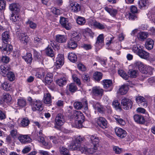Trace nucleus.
Instances as JSON below:
<instances>
[{"label":"nucleus","instance_id":"1","mask_svg":"<svg viewBox=\"0 0 155 155\" xmlns=\"http://www.w3.org/2000/svg\"><path fill=\"white\" fill-rule=\"evenodd\" d=\"M84 138L81 136H77L74 137L72 141L71 147L73 150H79L81 152L86 151L87 149L85 147L81 146V144L84 141Z\"/></svg>","mask_w":155,"mask_h":155},{"label":"nucleus","instance_id":"2","mask_svg":"<svg viewBox=\"0 0 155 155\" xmlns=\"http://www.w3.org/2000/svg\"><path fill=\"white\" fill-rule=\"evenodd\" d=\"M65 122V117L61 113L57 114L55 120L54 128L59 129Z\"/></svg>","mask_w":155,"mask_h":155},{"label":"nucleus","instance_id":"3","mask_svg":"<svg viewBox=\"0 0 155 155\" xmlns=\"http://www.w3.org/2000/svg\"><path fill=\"white\" fill-rule=\"evenodd\" d=\"M74 115L75 116L74 118L76 126L79 127H81L85 119L83 114L80 112H78L75 114Z\"/></svg>","mask_w":155,"mask_h":155},{"label":"nucleus","instance_id":"4","mask_svg":"<svg viewBox=\"0 0 155 155\" xmlns=\"http://www.w3.org/2000/svg\"><path fill=\"white\" fill-rule=\"evenodd\" d=\"M121 103L123 108L125 110H129L132 107V102L131 100L129 99L126 98L123 99Z\"/></svg>","mask_w":155,"mask_h":155},{"label":"nucleus","instance_id":"5","mask_svg":"<svg viewBox=\"0 0 155 155\" xmlns=\"http://www.w3.org/2000/svg\"><path fill=\"white\" fill-rule=\"evenodd\" d=\"M64 58L63 55L58 54L56 58L55 65L57 68H60L64 64Z\"/></svg>","mask_w":155,"mask_h":155},{"label":"nucleus","instance_id":"6","mask_svg":"<svg viewBox=\"0 0 155 155\" xmlns=\"http://www.w3.org/2000/svg\"><path fill=\"white\" fill-rule=\"evenodd\" d=\"M86 140H88L92 145L97 146L99 142V138L94 135H87L86 136Z\"/></svg>","mask_w":155,"mask_h":155},{"label":"nucleus","instance_id":"7","mask_svg":"<svg viewBox=\"0 0 155 155\" xmlns=\"http://www.w3.org/2000/svg\"><path fill=\"white\" fill-rule=\"evenodd\" d=\"M32 110L33 111H41L43 109L42 103L40 101H36L32 104Z\"/></svg>","mask_w":155,"mask_h":155},{"label":"nucleus","instance_id":"8","mask_svg":"<svg viewBox=\"0 0 155 155\" xmlns=\"http://www.w3.org/2000/svg\"><path fill=\"white\" fill-rule=\"evenodd\" d=\"M104 35L101 34L97 37L95 46L98 49H101L104 45Z\"/></svg>","mask_w":155,"mask_h":155},{"label":"nucleus","instance_id":"9","mask_svg":"<svg viewBox=\"0 0 155 155\" xmlns=\"http://www.w3.org/2000/svg\"><path fill=\"white\" fill-rule=\"evenodd\" d=\"M136 101L137 103L140 106H142L144 108L147 107V101L143 97L140 96H136Z\"/></svg>","mask_w":155,"mask_h":155},{"label":"nucleus","instance_id":"10","mask_svg":"<svg viewBox=\"0 0 155 155\" xmlns=\"http://www.w3.org/2000/svg\"><path fill=\"white\" fill-rule=\"evenodd\" d=\"M33 74L35 75L36 77L40 78L43 77L45 74V71L42 68H38L35 69L32 71Z\"/></svg>","mask_w":155,"mask_h":155},{"label":"nucleus","instance_id":"11","mask_svg":"<svg viewBox=\"0 0 155 155\" xmlns=\"http://www.w3.org/2000/svg\"><path fill=\"white\" fill-rule=\"evenodd\" d=\"M92 92L95 96L101 97L103 95L104 90L99 87H94L92 89Z\"/></svg>","mask_w":155,"mask_h":155},{"label":"nucleus","instance_id":"12","mask_svg":"<svg viewBox=\"0 0 155 155\" xmlns=\"http://www.w3.org/2000/svg\"><path fill=\"white\" fill-rule=\"evenodd\" d=\"M115 132L116 135L121 138L125 137L127 135L126 131L120 128H116L115 129Z\"/></svg>","mask_w":155,"mask_h":155},{"label":"nucleus","instance_id":"13","mask_svg":"<svg viewBox=\"0 0 155 155\" xmlns=\"http://www.w3.org/2000/svg\"><path fill=\"white\" fill-rule=\"evenodd\" d=\"M18 139L22 144L28 143L31 141V139L27 135H21L18 137Z\"/></svg>","mask_w":155,"mask_h":155},{"label":"nucleus","instance_id":"14","mask_svg":"<svg viewBox=\"0 0 155 155\" xmlns=\"http://www.w3.org/2000/svg\"><path fill=\"white\" fill-rule=\"evenodd\" d=\"M98 125L101 127L105 129L107 127V122L104 117H100L98 118L97 121Z\"/></svg>","mask_w":155,"mask_h":155},{"label":"nucleus","instance_id":"15","mask_svg":"<svg viewBox=\"0 0 155 155\" xmlns=\"http://www.w3.org/2000/svg\"><path fill=\"white\" fill-rule=\"evenodd\" d=\"M85 107V109L87 110V103L86 100H84L82 103L79 102H75L74 104V107L76 109H80L83 106Z\"/></svg>","mask_w":155,"mask_h":155},{"label":"nucleus","instance_id":"16","mask_svg":"<svg viewBox=\"0 0 155 155\" xmlns=\"http://www.w3.org/2000/svg\"><path fill=\"white\" fill-rule=\"evenodd\" d=\"M60 22L64 28L67 30H69L71 28V26L68 23V19L63 17H61L60 18Z\"/></svg>","mask_w":155,"mask_h":155},{"label":"nucleus","instance_id":"17","mask_svg":"<svg viewBox=\"0 0 155 155\" xmlns=\"http://www.w3.org/2000/svg\"><path fill=\"white\" fill-rule=\"evenodd\" d=\"M70 4L72 7V10L73 12H77L81 10V6L80 5L76 2H73L71 0L69 1Z\"/></svg>","mask_w":155,"mask_h":155},{"label":"nucleus","instance_id":"18","mask_svg":"<svg viewBox=\"0 0 155 155\" xmlns=\"http://www.w3.org/2000/svg\"><path fill=\"white\" fill-rule=\"evenodd\" d=\"M1 74L4 77H5L10 71L9 67L6 64L2 65L0 66Z\"/></svg>","mask_w":155,"mask_h":155},{"label":"nucleus","instance_id":"19","mask_svg":"<svg viewBox=\"0 0 155 155\" xmlns=\"http://www.w3.org/2000/svg\"><path fill=\"white\" fill-rule=\"evenodd\" d=\"M94 108L101 113H103L105 110V108L98 103H95L93 104Z\"/></svg>","mask_w":155,"mask_h":155},{"label":"nucleus","instance_id":"20","mask_svg":"<svg viewBox=\"0 0 155 155\" xmlns=\"http://www.w3.org/2000/svg\"><path fill=\"white\" fill-rule=\"evenodd\" d=\"M103 85L105 88H109V91L111 90L113 88L112 81L110 80H104L103 81Z\"/></svg>","mask_w":155,"mask_h":155},{"label":"nucleus","instance_id":"21","mask_svg":"<svg viewBox=\"0 0 155 155\" xmlns=\"http://www.w3.org/2000/svg\"><path fill=\"white\" fill-rule=\"evenodd\" d=\"M134 119L135 122L138 124H142L145 122V120L143 117L141 115H135L134 116Z\"/></svg>","mask_w":155,"mask_h":155},{"label":"nucleus","instance_id":"22","mask_svg":"<svg viewBox=\"0 0 155 155\" xmlns=\"http://www.w3.org/2000/svg\"><path fill=\"white\" fill-rule=\"evenodd\" d=\"M12 100L11 95L8 94L4 93L3 96L1 100V102L2 103L10 102Z\"/></svg>","mask_w":155,"mask_h":155},{"label":"nucleus","instance_id":"23","mask_svg":"<svg viewBox=\"0 0 155 155\" xmlns=\"http://www.w3.org/2000/svg\"><path fill=\"white\" fill-rule=\"evenodd\" d=\"M43 101L45 104H50L51 102V96L48 92H46L44 94Z\"/></svg>","mask_w":155,"mask_h":155},{"label":"nucleus","instance_id":"24","mask_svg":"<svg viewBox=\"0 0 155 155\" xmlns=\"http://www.w3.org/2000/svg\"><path fill=\"white\" fill-rule=\"evenodd\" d=\"M81 38V34L77 32L73 31L71 33V39L77 42L79 41Z\"/></svg>","mask_w":155,"mask_h":155},{"label":"nucleus","instance_id":"25","mask_svg":"<svg viewBox=\"0 0 155 155\" xmlns=\"http://www.w3.org/2000/svg\"><path fill=\"white\" fill-rule=\"evenodd\" d=\"M134 66L136 68L138 69L139 71L142 73L143 70L145 69V66L143 63L139 61L135 62L134 64Z\"/></svg>","mask_w":155,"mask_h":155},{"label":"nucleus","instance_id":"26","mask_svg":"<svg viewBox=\"0 0 155 155\" xmlns=\"http://www.w3.org/2000/svg\"><path fill=\"white\" fill-rule=\"evenodd\" d=\"M140 57L142 58L147 59L149 58V54L148 53L143 50L142 48L137 54Z\"/></svg>","mask_w":155,"mask_h":155},{"label":"nucleus","instance_id":"27","mask_svg":"<svg viewBox=\"0 0 155 155\" xmlns=\"http://www.w3.org/2000/svg\"><path fill=\"white\" fill-rule=\"evenodd\" d=\"M20 8V5L18 4L13 3L10 5L9 6L10 9L16 13H18L19 11Z\"/></svg>","mask_w":155,"mask_h":155},{"label":"nucleus","instance_id":"28","mask_svg":"<svg viewBox=\"0 0 155 155\" xmlns=\"http://www.w3.org/2000/svg\"><path fill=\"white\" fill-rule=\"evenodd\" d=\"M154 43V41L153 40L148 38L145 43V46L146 48L149 50L152 49L153 48Z\"/></svg>","mask_w":155,"mask_h":155},{"label":"nucleus","instance_id":"29","mask_svg":"<svg viewBox=\"0 0 155 155\" xmlns=\"http://www.w3.org/2000/svg\"><path fill=\"white\" fill-rule=\"evenodd\" d=\"M97 146L91 145V147H90L89 146L87 147H86L87 150L86 151H84V153H90L93 154L97 150Z\"/></svg>","mask_w":155,"mask_h":155},{"label":"nucleus","instance_id":"30","mask_svg":"<svg viewBox=\"0 0 155 155\" xmlns=\"http://www.w3.org/2000/svg\"><path fill=\"white\" fill-rule=\"evenodd\" d=\"M92 22V24L94 27L100 29H103L105 28L106 26L104 24H102L100 22H97L96 21H93L92 20H91V21Z\"/></svg>","mask_w":155,"mask_h":155},{"label":"nucleus","instance_id":"31","mask_svg":"<svg viewBox=\"0 0 155 155\" xmlns=\"http://www.w3.org/2000/svg\"><path fill=\"white\" fill-rule=\"evenodd\" d=\"M77 41L70 38L68 42V47L70 48L74 49L77 47Z\"/></svg>","mask_w":155,"mask_h":155},{"label":"nucleus","instance_id":"32","mask_svg":"<svg viewBox=\"0 0 155 155\" xmlns=\"http://www.w3.org/2000/svg\"><path fill=\"white\" fill-rule=\"evenodd\" d=\"M5 47H3L2 51L5 54H9L12 50V46L6 43H5Z\"/></svg>","mask_w":155,"mask_h":155},{"label":"nucleus","instance_id":"33","mask_svg":"<svg viewBox=\"0 0 155 155\" xmlns=\"http://www.w3.org/2000/svg\"><path fill=\"white\" fill-rule=\"evenodd\" d=\"M128 86L126 85H122L119 88V92L121 95H124L126 94L128 90Z\"/></svg>","mask_w":155,"mask_h":155},{"label":"nucleus","instance_id":"34","mask_svg":"<svg viewBox=\"0 0 155 155\" xmlns=\"http://www.w3.org/2000/svg\"><path fill=\"white\" fill-rule=\"evenodd\" d=\"M17 104L19 107H23L26 106L27 103L25 99L21 98L18 99Z\"/></svg>","mask_w":155,"mask_h":155},{"label":"nucleus","instance_id":"35","mask_svg":"<svg viewBox=\"0 0 155 155\" xmlns=\"http://www.w3.org/2000/svg\"><path fill=\"white\" fill-rule=\"evenodd\" d=\"M23 58L28 63H31L32 61V54L30 53H26V55L22 56Z\"/></svg>","mask_w":155,"mask_h":155},{"label":"nucleus","instance_id":"36","mask_svg":"<svg viewBox=\"0 0 155 155\" xmlns=\"http://www.w3.org/2000/svg\"><path fill=\"white\" fill-rule=\"evenodd\" d=\"M153 69L150 66H148L147 67H145V69L143 70L142 73L146 74L148 75H151L152 74V72Z\"/></svg>","mask_w":155,"mask_h":155},{"label":"nucleus","instance_id":"37","mask_svg":"<svg viewBox=\"0 0 155 155\" xmlns=\"http://www.w3.org/2000/svg\"><path fill=\"white\" fill-rule=\"evenodd\" d=\"M68 58L70 61L73 62H75L77 60L76 55L73 52L68 54Z\"/></svg>","mask_w":155,"mask_h":155},{"label":"nucleus","instance_id":"38","mask_svg":"<svg viewBox=\"0 0 155 155\" xmlns=\"http://www.w3.org/2000/svg\"><path fill=\"white\" fill-rule=\"evenodd\" d=\"M114 118L116 120V121L120 125H124L125 124V121L121 118L120 116L114 115Z\"/></svg>","mask_w":155,"mask_h":155},{"label":"nucleus","instance_id":"39","mask_svg":"<svg viewBox=\"0 0 155 155\" xmlns=\"http://www.w3.org/2000/svg\"><path fill=\"white\" fill-rule=\"evenodd\" d=\"M9 35L8 31H5L2 34V40L4 43H7L9 39Z\"/></svg>","mask_w":155,"mask_h":155},{"label":"nucleus","instance_id":"40","mask_svg":"<svg viewBox=\"0 0 155 155\" xmlns=\"http://www.w3.org/2000/svg\"><path fill=\"white\" fill-rule=\"evenodd\" d=\"M53 77V75L52 73H48L46 75L45 78V83L49 84L52 81V78Z\"/></svg>","mask_w":155,"mask_h":155},{"label":"nucleus","instance_id":"41","mask_svg":"<svg viewBox=\"0 0 155 155\" xmlns=\"http://www.w3.org/2000/svg\"><path fill=\"white\" fill-rule=\"evenodd\" d=\"M56 40L58 42L63 43L65 42L66 38L64 35H58L56 36Z\"/></svg>","mask_w":155,"mask_h":155},{"label":"nucleus","instance_id":"42","mask_svg":"<svg viewBox=\"0 0 155 155\" xmlns=\"http://www.w3.org/2000/svg\"><path fill=\"white\" fill-rule=\"evenodd\" d=\"M45 51L46 54L48 56L51 58H54V53L51 48L47 47L45 50Z\"/></svg>","mask_w":155,"mask_h":155},{"label":"nucleus","instance_id":"43","mask_svg":"<svg viewBox=\"0 0 155 155\" xmlns=\"http://www.w3.org/2000/svg\"><path fill=\"white\" fill-rule=\"evenodd\" d=\"M56 83L60 86H62L66 84V79L64 77L58 79L56 80Z\"/></svg>","mask_w":155,"mask_h":155},{"label":"nucleus","instance_id":"44","mask_svg":"<svg viewBox=\"0 0 155 155\" xmlns=\"http://www.w3.org/2000/svg\"><path fill=\"white\" fill-rule=\"evenodd\" d=\"M102 75L101 73L97 71L94 73L93 77L95 80L99 81L102 79Z\"/></svg>","mask_w":155,"mask_h":155},{"label":"nucleus","instance_id":"45","mask_svg":"<svg viewBox=\"0 0 155 155\" xmlns=\"http://www.w3.org/2000/svg\"><path fill=\"white\" fill-rule=\"evenodd\" d=\"M77 23L81 25H84L86 22L85 18L81 16H78L76 19Z\"/></svg>","mask_w":155,"mask_h":155},{"label":"nucleus","instance_id":"46","mask_svg":"<svg viewBox=\"0 0 155 155\" xmlns=\"http://www.w3.org/2000/svg\"><path fill=\"white\" fill-rule=\"evenodd\" d=\"M113 107L117 110L121 111V107L120 103L118 100H116L113 101L112 104Z\"/></svg>","mask_w":155,"mask_h":155},{"label":"nucleus","instance_id":"47","mask_svg":"<svg viewBox=\"0 0 155 155\" xmlns=\"http://www.w3.org/2000/svg\"><path fill=\"white\" fill-rule=\"evenodd\" d=\"M104 9L111 15L113 16L115 15L117 13V11L116 9H111L107 7H105Z\"/></svg>","mask_w":155,"mask_h":155},{"label":"nucleus","instance_id":"48","mask_svg":"<svg viewBox=\"0 0 155 155\" xmlns=\"http://www.w3.org/2000/svg\"><path fill=\"white\" fill-rule=\"evenodd\" d=\"M59 151L61 155H70L68 150L63 146L60 147Z\"/></svg>","mask_w":155,"mask_h":155},{"label":"nucleus","instance_id":"49","mask_svg":"<svg viewBox=\"0 0 155 155\" xmlns=\"http://www.w3.org/2000/svg\"><path fill=\"white\" fill-rule=\"evenodd\" d=\"M149 1L146 0H139L138 2L139 7L141 8L143 7L146 6L148 3Z\"/></svg>","mask_w":155,"mask_h":155},{"label":"nucleus","instance_id":"50","mask_svg":"<svg viewBox=\"0 0 155 155\" xmlns=\"http://www.w3.org/2000/svg\"><path fill=\"white\" fill-rule=\"evenodd\" d=\"M148 35V33L147 32H142L139 34L138 37L141 40H144L147 37Z\"/></svg>","mask_w":155,"mask_h":155},{"label":"nucleus","instance_id":"51","mask_svg":"<svg viewBox=\"0 0 155 155\" xmlns=\"http://www.w3.org/2000/svg\"><path fill=\"white\" fill-rule=\"evenodd\" d=\"M118 73L125 80H127L128 78V76L122 70H119L118 71Z\"/></svg>","mask_w":155,"mask_h":155},{"label":"nucleus","instance_id":"52","mask_svg":"<svg viewBox=\"0 0 155 155\" xmlns=\"http://www.w3.org/2000/svg\"><path fill=\"white\" fill-rule=\"evenodd\" d=\"M20 40L23 43H27L28 41V36L25 34L21 33L20 37Z\"/></svg>","mask_w":155,"mask_h":155},{"label":"nucleus","instance_id":"53","mask_svg":"<svg viewBox=\"0 0 155 155\" xmlns=\"http://www.w3.org/2000/svg\"><path fill=\"white\" fill-rule=\"evenodd\" d=\"M30 121L27 118H23L21 122V125L23 127H25L28 126L29 124Z\"/></svg>","mask_w":155,"mask_h":155},{"label":"nucleus","instance_id":"54","mask_svg":"<svg viewBox=\"0 0 155 155\" xmlns=\"http://www.w3.org/2000/svg\"><path fill=\"white\" fill-rule=\"evenodd\" d=\"M149 15L150 19L154 22L155 24V9L151 11Z\"/></svg>","mask_w":155,"mask_h":155},{"label":"nucleus","instance_id":"55","mask_svg":"<svg viewBox=\"0 0 155 155\" xmlns=\"http://www.w3.org/2000/svg\"><path fill=\"white\" fill-rule=\"evenodd\" d=\"M38 140L39 142L42 143L46 147V148L48 149L50 148V147L47 146L48 143L45 142L43 137L41 136H39L38 138Z\"/></svg>","mask_w":155,"mask_h":155},{"label":"nucleus","instance_id":"56","mask_svg":"<svg viewBox=\"0 0 155 155\" xmlns=\"http://www.w3.org/2000/svg\"><path fill=\"white\" fill-rule=\"evenodd\" d=\"M2 86L4 90L8 91L10 90V84L8 82H5L3 83Z\"/></svg>","mask_w":155,"mask_h":155},{"label":"nucleus","instance_id":"57","mask_svg":"<svg viewBox=\"0 0 155 155\" xmlns=\"http://www.w3.org/2000/svg\"><path fill=\"white\" fill-rule=\"evenodd\" d=\"M77 90L76 85L74 83H71L69 85V90L71 92H74Z\"/></svg>","mask_w":155,"mask_h":155},{"label":"nucleus","instance_id":"58","mask_svg":"<svg viewBox=\"0 0 155 155\" xmlns=\"http://www.w3.org/2000/svg\"><path fill=\"white\" fill-rule=\"evenodd\" d=\"M142 48V47L139 45H134L133 46L132 50L134 53L137 54Z\"/></svg>","mask_w":155,"mask_h":155},{"label":"nucleus","instance_id":"59","mask_svg":"<svg viewBox=\"0 0 155 155\" xmlns=\"http://www.w3.org/2000/svg\"><path fill=\"white\" fill-rule=\"evenodd\" d=\"M26 24L32 29H35L37 26L36 24L35 23L29 19L26 22Z\"/></svg>","mask_w":155,"mask_h":155},{"label":"nucleus","instance_id":"60","mask_svg":"<svg viewBox=\"0 0 155 155\" xmlns=\"http://www.w3.org/2000/svg\"><path fill=\"white\" fill-rule=\"evenodd\" d=\"M8 79L11 81H14L15 78V75L12 72L9 71L6 75Z\"/></svg>","mask_w":155,"mask_h":155},{"label":"nucleus","instance_id":"61","mask_svg":"<svg viewBox=\"0 0 155 155\" xmlns=\"http://www.w3.org/2000/svg\"><path fill=\"white\" fill-rule=\"evenodd\" d=\"M82 79L84 82H88L90 81V78L87 74H84L81 76Z\"/></svg>","mask_w":155,"mask_h":155},{"label":"nucleus","instance_id":"62","mask_svg":"<svg viewBox=\"0 0 155 155\" xmlns=\"http://www.w3.org/2000/svg\"><path fill=\"white\" fill-rule=\"evenodd\" d=\"M20 19V17L17 14L14 15L12 14L10 17L11 20L14 22L19 21Z\"/></svg>","mask_w":155,"mask_h":155},{"label":"nucleus","instance_id":"63","mask_svg":"<svg viewBox=\"0 0 155 155\" xmlns=\"http://www.w3.org/2000/svg\"><path fill=\"white\" fill-rule=\"evenodd\" d=\"M129 73V75L132 78H134L137 77L138 73V71L134 70H130Z\"/></svg>","mask_w":155,"mask_h":155},{"label":"nucleus","instance_id":"64","mask_svg":"<svg viewBox=\"0 0 155 155\" xmlns=\"http://www.w3.org/2000/svg\"><path fill=\"white\" fill-rule=\"evenodd\" d=\"M10 135L14 138L17 137L18 135V132L16 129H13L11 130L10 131Z\"/></svg>","mask_w":155,"mask_h":155}]
</instances>
